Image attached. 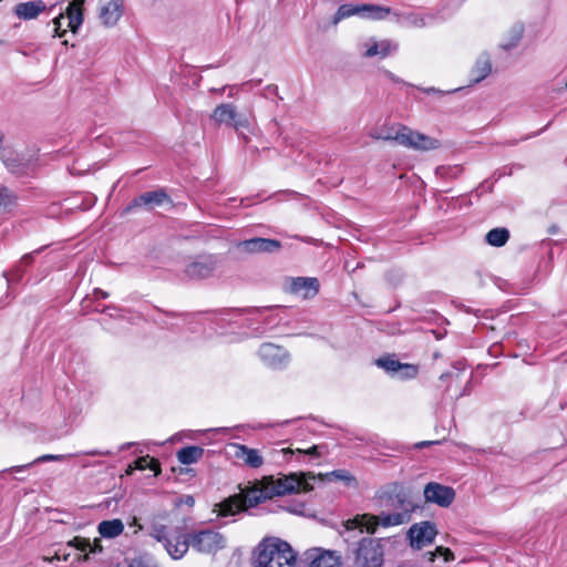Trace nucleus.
I'll use <instances>...</instances> for the list:
<instances>
[{
    "label": "nucleus",
    "instance_id": "nucleus-45",
    "mask_svg": "<svg viewBox=\"0 0 567 567\" xmlns=\"http://www.w3.org/2000/svg\"><path fill=\"white\" fill-rule=\"evenodd\" d=\"M425 92L431 93V92H436V90L434 87H431V89L425 90Z\"/></svg>",
    "mask_w": 567,
    "mask_h": 567
},
{
    "label": "nucleus",
    "instance_id": "nucleus-7",
    "mask_svg": "<svg viewBox=\"0 0 567 567\" xmlns=\"http://www.w3.org/2000/svg\"><path fill=\"white\" fill-rule=\"evenodd\" d=\"M395 142L406 148L416 152H431L441 147V141L436 137L414 131L405 125H398Z\"/></svg>",
    "mask_w": 567,
    "mask_h": 567
},
{
    "label": "nucleus",
    "instance_id": "nucleus-8",
    "mask_svg": "<svg viewBox=\"0 0 567 567\" xmlns=\"http://www.w3.org/2000/svg\"><path fill=\"white\" fill-rule=\"evenodd\" d=\"M192 548L203 555L214 556L226 548V537L215 529L195 530L189 534Z\"/></svg>",
    "mask_w": 567,
    "mask_h": 567
},
{
    "label": "nucleus",
    "instance_id": "nucleus-46",
    "mask_svg": "<svg viewBox=\"0 0 567 567\" xmlns=\"http://www.w3.org/2000/svg\"><path fill=\"white\" fill-rule=\"evenodd\" d=\"M430 443H431V442H422V443H420V444H419V446H425V445H427V444H430Z\"/></svg>",
    "mask_w": 567,
    "mask_h": 567
},
{
    "label": "nucleus",
    "instance_id": "nucleus-15",
    "mask_svg": "<svg viewBox=\"0 0 567 567\" xmlns=\"http://www.w3.org/2000/svg\"><path fill=\"white\" fill-rule=\"evenodd\" d=\"M290 293L302 299L313 298L319 291V281L312 277L291 278L289 284Z\"/></svg>",
    "mask_w": 567,
    "mask_h": 567
},
{
    "label": "nucleus",
    "instance_id": "nucleus-32",
    "mask_svg": "<svg viewBox=\"0 0 567 567\" xmlns=\"http://www.w3.org/2000/svg\"><path fill=\"white\" fill-rule=\"evenodd\" d=\"M398 134V125L391 126V127H381V128H374L370 131L369 135L370 137L374 140H382V141H393L395 142L394 136Z\"/></svg>",
    "mask_w": 567,
    "mask_h": 567
},
{
    "label": "nucleus",
    "instance_id": "nucleus-11",
    "mask_svg": "<svg viewBox=\"0 0 567 567\" xmlns=\"http://www.w3.org/2000/svg\"><path fill=\"white\" fill-rule=\"evenodd\" d=\"M437 535L435 525L431 522H421L413 524L408 532L410 546L414 549H422L431 545Z\"/></svg>",
    "mask_w": 567,
    "mask_h": 567
},
{
    "label": "nucleus",
    "instance_id": "nucleus-22",
    "mask_svg": "<svg viewBox=\"0 0 567 567\" xmlns=\"http://www.w3.org/2000/svg\"><path fill=\"white\" fill-rule=\"evenodd\" d=\"M47 11V6L42 0L20 2L14 6L13 12L20 20H32Z\"/></svg>",
    "mask_w": 567,
    "mask_h": 567
},
{
    "label": "nucleus",
    "instance_id": "nucleus-3",
    "mask_svg": "<svg viewBox=\"0 0 567 567\" xmlns=\"http://www.w3.org/2000/svg\"><path fill=\"white\" fill-rule=\"evenodd\" d=\"M254 566L297 567V554L287 542L277 537H269L257 546Z\"/></svg>",
    "mask_w": 567,
    "mask_h": 567
},
{
    "label": "nucleus",
    "instance_id": "nucleus-13",
    "mask_svg": "<svg viewBox=\"0 0 567 567\" xmlns=\"http://www.w3.org/2000/svg\"><path fill=\"white\" fill-rule=\"evenodd\" d=\"M124 13L123 0H99L97 16L106 28L115 27Z\"/></svg>",
    "mask_w": 567,
    "mask_h": 567
},
{
    "label": "nucleus",
    "instance_id": "nucleus-36",
    "mask_svg": "<svg viewBox=\"0 0 567 567\" xmlns=\"http://www.w3.org/2000/svg\"><path fill=\"white\" fill-rule=\"evenodd\" d=\"M436 554L441 555L445 561H452L454 560V554L450 548L437 546L436 547Z\"/></svg>",
    "mask_w": 567,
    "mask_h": 567
},
{
    "label": "nucleus",
    "instance_id": "nucleus-14",
    "mask_svg": "<svg viewBox=\"0 0 567 567\" xmlns=\"http://www.w3.org/2000/svg\"><path fill=\"white\" fill-rule=\"evenodd\" d=\"M423 493L426 502L441 507H449L455 499V492L452 487L436 482L427 483Z\"/></svg>",
    "mask_w": 567,
    "mask_h": 567
},
{
    "label": "nucleus",
    "instance_id": "nucleus-42",
    "mask_svg": "<svg viewBox=\"0 0 567 567\" xmlns=\"http://www.w3.org/2000/svg\"><path fill=\"white\" fill-rule=\"evenodd\" d=\"M385 74H386V76H388L391 81H393V82H400V80H399V79H398L393 73H391V72L386 71V72H385Z\"/></svg>",
    "mask_w": 567,
    "mask_h": 567
},
{
    "label": "nucleus",
    "instance_id": "nucleus-2",
    "mask_svg": "<svg viewBox=\"0 0 567 567\" xmlns=\"http://www.w3.org/2000/svg\"><path fill=\"white\" fill-rule=\"evenodd\" d=\"M401 507L400 512L395 513H382L378 516L363 514L357 515L355 517L348 519L344 523L346 532L359 529L361 533L365 529L368 533H374L379 525L383 527H392L403 525L410 522L412 513L417 506L403 495L399 498Z\"/></svg>",
    "mask_w": 567,
    "mask_h": 567
},
{
    "label": "nucleus",
    "instance_id": "nucleus-20",
    "mask_svg": "<svg viewBox=\"0 0 567 567\" xmlns=\"http://www.w3.org/2000/svg\"><path fill=\"white\" fill-rule=\"evenodd\" d=\"M234 456L245 465L258 468L264 464V457L259 450L250 449L244 444H234Z\"/></svg>",
    "mask_w": 567,
    "mask_h": 567
},
{
    "label": "nucleus",
    "instance_id": "nucleus-21",
    "mask_svg": "<svg viewBox=\"0 0 567 567\" xmlns=\"http://www.w3.org/2000/svg\"><path fill=\"white\" fill-rule=\"evenodd\" d=\"M310 567H341V556L333 550L312 549Z\"/></svg>",
    "mask_w": 567,
    "mask_h": 567
},
{
    "label": "nucleus",
    "instance_id": "nucleus-33",
    "mask_svg": "<svg viewBox=\"0 0 567 567\" xmlns=\"http://www.w3.org/2000/svg\"><path fill=\"white\" fill-rule=\"evenodd\" d=\"M522 35H523V27L515 25L511 30L508 39L501 42V48L504 50H511V49L515 48L519 43Z\"/></svg>",
    "mask_w": 567,
    "mask_h": 567
},
{
    "label": "nucleus",
    "instance_id": "nucleus-30",
    "mask_svg": "<svg viewBox=\"0 0 567 567\" xmlns=\"http://www.w3.org/2000/svg\"><path fill=\"white\" fill-rule=\"evenodd\" d=\"M317 477L342 481L349 486L358 485L355 477L351 475L349 471L346 470H336L330 473L319 474Z\"/></svg>",
    "mask_w": 567,
    "mask_h": 567
},
{
    "label": "nucleus",
    "instance_id": "nucleus-40",
    "mask_svg": "<svg viewBox=\"0 0 567 567\" xmlns=\"http://www.w3.org/2000/svg\"><path fill=\"white\" fill-rule=\"evenodd\" d=\"M85 454L86 455H109L110 452L92 451V452H86Z\"/></svg>",
    "mask_w": 567,
    "mask_h": 567
},
{
    "label": "nucleus",
    "instance_id": "nucleus-23",
    "mask_svg": "<svg viewBox=\"0 0 567 567\" xmlns=\"http://www.w3.org/2000/svg\"><path fill=\"white\" fill-rule=\"evenodd\" d=\"M165 202H168V196L163 190H154V192H146L142 194L141 196L136 197L130 206L125 208V213L130 212L131 209L135 207L141 206H147L150 208H153L155 206H161Z\"/></svg>",
    "mask_w": 567,
    "mask_h": 567
},
{
    "label": "nucleus",
    "instance_id": "nucleus-39",
    "mask_svg": "<svg viewBox=\"0 0 567 567\" xmlns=\"http://www.w3.org/2000/svg\"><path fill=\"white\" fill-rule=\"evenodd\" d=\"M305 454H309V455H317L318 454V446L317 445H313L311 446L310 449L306 450V451H302Z\"/></svg>",
    "mask_w": 567,
    "mask_h": 567
},
{
    "label": "nucleus",
    "instance_id": "nucleus-9",
    "mask_svg": "<svg viewBox=\"0 0 567 567\" xmlns=\"http://www.w3.org/2000/svg\"><path fill=\"white\" fill-rule=\"evenodd\" d=\"M390 13L391 9L389 7L379 4H342L334 14L333 23L337 24L341 20L352 16H361L369 20L380 21L384 20Z\"/></svg>",
    "mask_w": 567,
    "mask_h": 567
},
{
    "label": "nucleus",
    "instance_id": "nucleus-4",
    "mask_svg": "<svg viewBox=\"0 0 567 567\" xmlns=\"http://www.w3.org/2000/svg\"><path fill=\"white\" fill-rule=\"evenodd\" d=\"M150 534L163 545L168 556L175 560L183 558L192 547L189 535L185 534L179 527L156 523L152 526Z\"/></svg>",
    "mask_w": 567,
    "mask_h": 567
},
{
    "label": "nucleus",
    "instance_id": "nucleus-12",
    "mask_svg": "<svg viewBox=\"0 0 567 567\" xmlns=\"http://www.w3.org/2000/svg\"><path fill=\"white\" fill-rule=\"evenodd\" d=\"M219 266V259L216 256H199L185 268V275L190 279H205L210 277Z\"/></svg>",
    "mask_w": 567,
    "mask_h": 567
},
{
    "label": "nucleus",
    "instance_id": "nucleus-37",
    "mask_svg": "<svg viewBox=\"0 0 567 567\" xmlns=\"http://www.w3.org/2000/svg\"><path fill=\"white\" fill-rule=\"evenodd\" d=\"M405 19L412 25H415V27H423L424 25V20L422 18H416L413 14H408L405 17Z\"/></svg>",
    "mask_w": 567,
    "mask_h": 567
},
{
    "label": "nucleus",
    "instance_id": "nucleus-5",
    "mask_svg": "<svg viewBox=\"0 0 567 567\" xmlns=\"http://www.w3.org/2000/svg\"><path fill=\"white\" fill-rule=\"evenodd\" d=\"M103 547L101 545V540L95 538L91 542L89 538L75 536L73 539L69 540L63 547L59 548L54 556L51 558H44L49 563H53L54 560H63V561H81L87 560L90 554L101 553Z\"/></svg>",
    "mask_w": 567,
    "mask_h": 567
},
{
    "label": "nucleus",
    "instance_id": "nucleus-25",
    "mask_svg": "<svg viewBox=\"0 0 567 567\" xmlns=\"http://www.w3.org/2000/svg\"><path fill=\"white\" fill-rule=\"evenodd\" d=\"M259 355L261 360L270 365V367H278L286 360V352L282 348L277 347L272 343H265L259 349Z\"/></svg>",
    "mask_w": 567,
    "mask_h": 567
},
{
    "label": "nucleus",
    "instance_id": "nucleus-24",
    "mask_svg": "<svg viewBox=\"0 0 567 567\" xmlns=\"http://www.w3.org/2000/svg\"><path fill=\"white\" fill-rule=\"evenodd\" d=\"M85 0H72L66 8L68 28L71 32L76 33L84 21Z\"/></svg>",
    "mask_w": 567,
    "mask_h": 567
},
{
    "label": "nucleus",
    "instance_id": "nucleus-34",
    "mask_svg": "<svg viewBox=\"0 0 567 567\" xmlns=\"http://www.w3.org/2000/svg\"><path fill=\"white\" fill-rule=\"evenodd\" d=\"M134 464H135V468L140 470V471L150 468L151 471H154L155 475L159 474V472H161L159 463L156 460L151 458L150 456L138 457L134 462Z\"/></svg>",
    "mask_w": 567,
    "mask_h": 567
},
{
    "label": "nucleus",
    "instance_id": "nucleus-28",
    "mask_svg": "<svg viewBox=\"0 0 567 567\" xmlns=\"http://www.w3.org/2000/svg\"><path fill=\"white\" fill-rule=\"evenodd\" d=\"M204 451L198 446H187L178 451L177 458L182 464L189 465L196 463L203 455Z\"/></svg>",
    "mask_w": 567,
    "mask_h": 567
},
{
    "label": "nucleus",
    "instance_id": "nucleus-29",
    "mask_svg": "<svg viewBox=\"0 0 567 567\" xmlns=\"http://www.w3.org/2000/svg\"><path fill=\"white\" fill-rule=\"evenodd\" d=\"M509 238V233L506 228H494L486 234V241L494 247L504 246Z\"/></svg>",
    "mask_w": 567,
    "mask_h": 567
},
{
    "label": "nucleus",
    "instance_id": "nucleus-41",
    "mask_svg": "<svg viewBox=\"0 0 567 567\" xmlns=\"http://www.w3.org/2000/svg\"><path fill=\"white\" fill-rule=\"evenodd\" d=\"M436 550L435 551H429L426 553V556H427V560L433 563L435 560V556H436Z\"/></svg>",
    "mask_w": 567,
    "mask_h": 567
},
{
    "label": "nucleus",
    "instance_id": "nucleus-27",
    "mask_svg": "<svg viewBox=\"0 0 567 567\" xmlns=\"http://www.w3.org/2000/svg\"><path fill=\"white\" fill-rule=\"evenodd\" d=\"M124 530V524L121 519L103 520L97 526L99 534L104 538H115Z\"/></svg>",
    "mask_w": 567,
    "mask_h": 567
},
{
    "label": "nucleus",
    "instance_id": "nucleus-38",
    "mask_svg": "<svg viewBox=\"0 0 567 567\" xmlns=\"http://www.w3.org/2000/svg\"><path fill=\"white\" fill-rule=\"evenodd\" d=\"M10 203V195L7 189L0 188V206Z\"/></svg>",
    "mask_w": 567,
    "mask_h": 567
},
{
    "label": "nucleus",
    "instance_id": "nucleus-16",
    "mask_svg": "<svg viewBox=\"0 0 567 567\" xmlns=\"http://www.w3.org/2000/svg\"><path fill=\"white\" fill-rule=\"evenodd\" d=\"M364 48L365 58L379 56L384 59L395 52L399 44L390 39L377 40L375 38H371L364 43Z\"/></svg>",
    "mask_w": 567,
    "mask_h": 567
},
{
    "label": "nucleus",
    "instance_id": "nucleus-1",
    "mask_svg": "<svg viewBox=\"0 0 567 567\" xmlns=\"http://www.w3.org/2000/svg\"><path fill=\"white\" fill-rule=\"evenodd\" d=\"M313 473H290L288 475L264 476L260 481L256 482L254 487L246 492L247 502L250 505L270 499L276 496H284L287 494L309 492L312 489L310 481H315Z\"/></svg>",
    "mask_w": 567,
    "mask_h": 567
},
{
    "label": "nucleus",
    "instance_id": "nucleus-43",
    "mask_svg": "<svg viewBox=\"0 0 567 567\" xmlns=\"http://www.w3.org/2000/svg\"><path fill=\"white\" fill-rule=\"evenodd\" d=\"M96 296H101L102 298H107L109 293L105 291H102L100 289L95 290Z\"/></svg>",
    "mask_w": 567,
    "mask_h": 567
},
{
    "label": "nucleus",
    "instance_id": "nucleus-10",
    "mask_svg": "<svg viewBox=\"0 0 567 567\" xmlns=\"http://www.w3.org/2000/svg\"><path fill=\"white\" fill-rule=\"evenodd\" d=\"M210 120L216 125H230L236 131L249 127L248 118L239 115L236 111V106L231 103L217 105L210 114Z\"/></svg>",
    "mask_w": 567,
    "mask_h": 567
},
{
    "label": "nucleus",
    "instance_id": "nucleus-6",
    "mask_svg": "<svg viewBox=\"0 0 567 567\" xmlns=\"http://www.w3.org/2000/svg\"><path fill=\"white\" fill-rule=\"evenodd\" d=\"M355 567H381L384 547L382 539L363 537L353 550Z\"/></svg>",
    "mask_w": 567,
    "mask_h": 567
},
{
    "label": "nucleus",
    "instance_id": "nucleus-26",
    "mask_svg": "<svg viewBox=\"0 0 567 567\" xmlns=\"http://www.w3.org/2000/svg\"><path fill=\"white\" fill-rule=\"evenodd\" d=\"M247 506L251 505L247 502L246 495L244 496V499H241L239 496H233L221 502L218 505L217 512L219 516H230L239 513Z\"/></svg>",
    "mask_w": 567,
    "mask_h": 567
},
{
    "label": "nucleus",
    "instance_id": "nucleus-17",
    "mask_svg": "<svg viewBox=\"0 0 567 567\" xmlns=\"http://www.w3.org/2000/svg\"><path fill=\"white\" fill-rule=\"evenodd\" d=\"M493 71L491 54L486 51L480 53L470 70V83L477 84L485 80Z\"/></svg>",
    "mask_w": 567,
    "mask_h": 567
},
{
    "label": "nucleus",
    "instance_id": "nucleus-19",
    "mask_svg": "<svg viewBox=\"0 0 567 567\" xmlns=\"http://www.w3.org/2000/svg\"><path fill=\"white\" fill-rule=\"evenodd\" d=\"M237 247L244 252L255 254L275 251L278 250L281 245L278 240L275 239L251 238L240 241Z\"/></svg>",
    "mask_w": 567,
    "mask_h": 567
},
{
    "label": "nucleus",
    "instance_id": "nucleus-44",
    "mask_svg": "<svg viewBox=\"0 0 567 567\" xmlns=\"http://www.w3.org/2000/svg\"><path fill=\"white\" fill-rule=\"evenodd\" d=\"M134 470H136V468H135V465H134V466H131V465H130V466H128V468L126 470V474H127V475H131V474L133 473V471H134Z\"/></svg>",
    "mask_w": 567,
    "mask_h": 567
},
{
    "label": "nucleus",
    "instance_id": "nucleus-31",
    "mask_svg": "<svg viewBox=\"0 0 567 567\" xmlns=\"http://www.w3.org/2000/svg\"><path fill=\"white\" fill-rule=\"evenodd\" d=\"M66 457H68V455H62V454H44V455H41V456L37 457L34 461H32L29 464L12 466V467L8 468L7 471H12V472L20 473V472L24 471L27 467H29V466H31L33 464L43 463V462H51V461H63Z\"/></svg>",
    "mask_w": 567,
    "mask_h": 567
},
{
    "label": "nucleus",
    "instance_id": "nucleus-35",
    "mask_svg": "<svg viewBox=\"0 0 567 567\" xmlns=\"http://www.w3.org/2000/svg\"><path fill=\"white\" fill-rule=\"evenodd\" d=\"M64 19V14L60 13L58 17H55L52 20L53 24V37L54 38H62L66 33V29H62V20Z\"/></svg>",
    "mask_w": 567,
    "mask_h": 567
},
{
    "label": "nucleus",
    "instance_id": "nucleus-18",
    "mask_svg": "<svg viewBox=\"0 0 567 567\" xmlns=\"http://www.w3.org/2000/svg\"><path fill=\"white\" fill-rule=\"evenodd\" d=\"M377 364L390 373H399L403 379H412L417 374V367L408 363H400L391 357L380 358Z\"/></svg>",
    "mask_w": 567,
    "mask_h": 567
}]
</instances>
